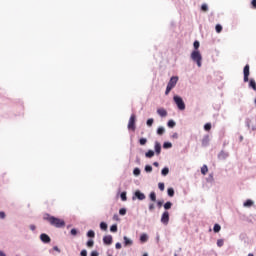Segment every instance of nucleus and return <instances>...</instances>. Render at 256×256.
Instances as JSON below:
<instances>
[{"label": "nucleus", "instance_id": "412c9836", "mask_svg": "<svg viewBox=\"0 0 256 256\" xmlns=\"http://www.w3.org/2000/svg\"><path fill=\"white\" fill-rule=\"evenodd\" d=\"M167 195L168 197H175V189L173 187H169L167 189Z\"/></svg>", "mask_w": 256, "mask_h": 256}, {"label": "nucleus", "instance_id": "a18cd8bd", "mask_svg": "<svg viewBox=\"0 0 256 256\" xmlns=\"http://www.w3.org/2000/svg\"><path fill=\"white\" fill-rule=\"evenodd\" d=\"M245 125H246V127H247L248 129L251 128V118H246V119H245Z\"/></svg>", "mask_w": 256, "mask_h": 256}, {"label": "nucleus", "instance_id": "6e6552de", "mask_svg": "<svg viewBox=\"0 0 256 256\" xmlns=\"http://www.w3.org/2000/svg\"><path fill=\"white\" fill-rule=\"evenodd\" d=\"M169 211H164L161 215V224L162 225H169Z\"/></svg>", "mask_w": 256, "mask_h": 256}, {"label": "nucleus", "instance_id": "0eeeda50", "mask_svg": "<svg viewBox=\"0 0 256 256\" xmlns=\"http://www.w3.org/2000/svg\"><path fill=\"white\" fill-rule=\"evenodd\" d=\"M137 199L138 201H145L147 196L141 190H136L132 195V201H137Z\"/></svg>", "mask_w": 256, "mask_h": 256}, {"label": "nucleus", "instance_id": "864d4df0", "mask_svg": "<svg viewBox=\"0 0 256 256\" xmlns=\"http://www.w3.org/2000/svg\"><path fill=\"white\" fill-rule=\"evenodd\" d=\"M123 247V245L121 244V242H117L115 244V249H121Z\"/></svg>", "mask_w": 256, "mask_h": 256}, {"label": "nucleus", "instance_id": "a211bd4d", "mask_svg": "<svg viewBox=\"0 0 256 256\" xmlns=\"http://www.w3.org/2000/svg\"><path fill=\"white\" fill-rule=\"evenodd\" d=\"M149 199L152 201V203H155L157 201V193H155V191L150 192Z\"/></svg>", "mask_w": 256, "mask_h": 256}, {"label": "nucleus", "instance_id": "4d7b16f0", "mask_svg": "<svg viewBox=\"0 0 256 256\" xmlns=\"http://www.w3.org/2000/svg\"><path fill=\"white\" fill-rule=\"evenodd\" d=\"M172 139H179V134L177 132L172 134Z\"/></svg>", "mask_w": 256, "mask_h": 256}, {"label": "nucleus", "instance_id": "1a4fd4ad", "mask_svg": "<svg viewBox=\"0 0 256 256\" xmlns=\"http://www.w3.org/2000/svg\"><path fill=\"white\" fill-rule=\"evenodd\" d=\"M103 245L109 247V245H113V236L112 235H105L102 239Z\"/></svg>", "mask_w": 256, "mask_h": 256}, {"label": "nucleus", "instance_id": "09e8293b", "mask_svg": "<svg viewBox=\"0 0 256 256\" xmlns=\"http://www.w3.org/2000/svg\"><path fill=\"white\" fill-rule=\"evenodd\" d=\"M53 251H57V253H61V249H59L58 246H54L51 250H49V253H53Z\"/></svg>", "mask_w": 256, "mask_h": 256}, {"label": "nucleus", "instance_id": "2f4dec72", "mask_svg": "<svg viewBox=\"0 0 256 256\" xmlns=\"http://www.w3.org/2000/svg\"><path fill=\"white\" fill-rule=\"evenodd\" d=\"M144 171H145V173H152L153 172V166H151L150 164L145 165Z\"/></svg>", "mask_w": 256, "mask_h": 256}, {"label": "nucleus", "instance_id": "49530a36", "mask_svg": "<svg viewBox=\"0 0 256 256\" xmlns=\"http://www.w3.org/2000/svg\"><path fill=\"white\" fill-rule=\"evenodd\" d=\"M158 189L160 191H165V183H163V182L158 183Z\"/></svg>", "mask_w": 256, "mask_h": 256}, {"label": "nucleus", "instance_id": "473e14b6", "mask_svg": "<svg viewBox=\"0 0 256 256\" xmlns=\"http://www.w3.org/2000/svg\"><path fill=\"white\" fill-rule=\"evenodd\" d=\"M70 235H71L72 237H77V235H79V230H78L77 228H72V229L70 230Z\"/></svg>", "mask_w": 256, "mask_h": 256}, {"label": "nucleus", "instance_id": "c85d7f7f", "mask_svg": "<svg viewBox=\"0 0 256 256\" xmlns=\"http://www.w3.org/2000/svg\"><path fill=\"white\" fill-rule=\"evenodd\" d=\"M219 231H221V225L219 223H215L213 226V232L219 233Z\"/></svg>", "mask_w": 256, "mask_h": 256}, {"label": "nucleus", "instance_id": "39448f33", "mask_svg": "<svg viewBox=\"0 0 256 256\" xmlns=\"http://www.w3.org/2000/svg\"><path fill=\"white\" fill-rule=\"evenodd\" d=\"M177 81H179V76H172L166 86L165 95H169L171 90L177 85Z\"/></svg>", "mask_w": 256, "mask_h": 256}, {"label": "nucleus", "instance_id": "4c0bfd02", "mask_svg": "<svg viewBox=\"0 0 256 256\" xmlns=\"http://www.w3.org/2000/svg\"><path fill=\"white\" fill-rule=\"evenodd\" d=\"M155 123V119H153V118H149V119H147V121H146V125H147V127H153V124Z\"/></svg>", "mask_w": 256, "mask_h": 256}, {"label": "nucleus", "instance_id": "ddd939ff", "mask_svg": "<svg viewBox=\"0 0 256 256\" xmlns=\"http://www.w3.org/2000/svg\"><path fill=\"white\" fill-rule=\"evenodd\" d=\"M227 157H229V152H225L224 150H221L219 153H218V159L220 161H225V159H227Z\"/></svg>", "mask_w": 256, "mask_h": 256}, {"label": "nucleus", "instance_id": "6e6d98bb", "mask_svg": "<svg viewBox=\"0 0 256 256\" xmlns=\"http://www.w3.org/2000/svg\"><path fill=\"white\" fill-rule=\"evenodd\" d=\"M5 217H7V215L5 214V212L0 211V219H5Z\"/></svg>", "mask_w": 256, "mask_h": 256}, {"label": "nucleus", "instance_id": "f3484780", "mask_svg": "<svg viewBox=\"0 0 256 256\" xmlns=\"http://www.w3.org/2000/svg\"><path fill=\"white\" fill-rule=\"evenodd\" d=\"M145 157L146 159H153V157H155V151L152 149H149L146 153H145Z\"/></svg>", "mask_w": 256, "mask_h": 256}, {"label": "nucleus", "instance_id": "a878e982", "mask_svg": "<svg viewBox=\"0 0 256 256\" xmlns=\"http://www.w3.org/2000/svg\"><path fill=\"white\" fill-rule=\"evenodd\" d=\"M156 133H157V135H160V136L165 135V127H163V126L158 127L156 130Z\"/></svg>", "mask_w": 256, "mask_h": 256}, {"label": "nucleus", "instance_id": "b1692460", "mask_svg": "<svg viewBox=\"0 0 256 256\" xmlns=\"http://www.w3.org/2000/svg\"><path fill=\"white\" fill-rule=\"evenodd\" d=\"M193 47L194 49L192 51H199V47H201V43L199 42V40H195L193 42Z\"/></svg>", "mask_w": 256, "mask_h": 256}, {"label": "nucleus", "instance_id": "423d86ee", "mask_svg": "<svg viewBox=\"0 0 256 256\" xmlns=\"http://www.w3.org/2000/svg\"><path fill=\"white\" fill-rule=\"evenodd\" d=\"M137 116L135 114H131L128 122V131H135L137 129Z\"/></svg>", "mask_w": 256, "mask_h": 256}, {"label": "nucleus", "instance_id": "a19ab883", "mask_svg": "<svg viewBox=\"0 0 256 256\" xmlns=\"http://www.w3.org/2000/svg\"><path fill=\"white\" fill-rule=\"evenodd\" d=\"M215 31L216 33H221V31H223V26L221 24H216Z\"/></svg>", "mask_w": 256, "mask_h": 256}, {"label": "nucleus", "instance_id": "603ef678", "mask_svg": "<svg viewBox=\"0 0 256 256\" xmlns=\"http://www.w3.org/2000/svg\"><path fill=\"white\" fill-rule=\"evenodd\" d=\"M90 256H99V252L97 250H93L91 253H90Z\"/></svg>", "mask_w": 256, "mask_h": 256}, {"label": "nucleus", "instance_id": "e433bc0d", "mask_svg": "<svg viewBox=\"0 0 256 256\" xmlns=\"http://www.w3.org/2000/svg\"><path fill=\"white\" fill-rule=\"evenodd\" d=\"M120 199L121 201H127V191H122L120 193Z\"/></svg>", "mask_w": 256, "mask_h": 256}, {"label": "nucleus", "instance_id": "20e7f679", "mask_svg": "<svg viewBox=\"0 0 256 256\" xmlns=\"http://www.w3.org/2000/svg\"><path fill=\"white\" fill-rule=\"evenodd\" d=\"M173 101H174L175 105L177 106V109H179V111H185L186 105H185V101L183 100V97H181L179 95H174Z\"/></svg>", "mask_w": 256, "mask_h": 256}, {"label": "nucleus", "instance_id": "58836bf2", "mask_svg": "<svg viewBox=\"0 0 256 256\" xmlns=\"http://www.w3.org/2000/svg\"><path fill=\"white\" fill-rule=\"evenodd\" d=\"M201 11H203L204 13H207V11H209V5H207V3L202 4Z\"/></svg>", "mask_w": 256, "mask_h": 256}, {"label": "nucleus", "instance_id": "37998d69", "mask_svg": "<svg viewBox=\"0 0 256 256\" xmlns=\"http://www.w3.org/2000/svg\"><path fill=\"white\" fill-rule=\"evenodd\" d=\"M148 211H150V213H153V211H155V203H150L148 205Z\"/></svg>", "mask_w": 256, "mask_h": 256}, {"label": "nucleus", "instance_id": "13d9d810", "mask_svg": "<svg viewBox=\"0 0 256 256\" xmlns=\"http://www.w3.org/2000/svg\"><path fill=\"white\" fill-rule=\"evenodd\" d=\"M29 228H30V231H35L37 229V226H35L34 224H31Z\"/></svg>", "mask_w": 256, "mask_h": 256}, {"label": "nucleus", "instance_id": "f8f14e48", "mask_svg": "<svg viewBox=\"0 0 256 256\" xmlns=\"http://www.w3.org/2000/svg\"><path fill=\"white\" fill-rule=\"evenodd\" d=\"M133 245V240L127 236L123 237V246L124 247H131Z\"/></svg>", "mask_w": 256, "mask_h": 256}, {"label": "nucleus", "instance_id": "aec40b11", "mask_svg": "<svg viewBox=\"0 0 256 256\" xmlns=\"http://www.w3.org/2000/svg\"><path fill=\"white\" fill-rule=\"evenodd\" d=\"M254 203L255 202H253V200L247 199L246 201H244L243 207H253Z\"/></svg>", "mask_w": 256, "mask_h": 256}, {"label": "nucleus", "instance_id": "4be33fe9", "mask_svg": "<svg viewBox=\"0 0 256 256\" xmlns=\"http://www.w3.org/2000/svg\"><path fill=\"white\" fill-rule=\"evenodd\" d=\"M163 207H164L165 211H169V209H171V207H173V202L167 201L166 203H164Z\"/></svg>", "mask_w": 256, "mask_h": 256}, {"label": "nucleus", "instance_id": "69168bd1", "mask_svg": "<svg viewBox=\"0 0 256 256\" xmlns=\"http://www.w3.org/2000/svg\"><path fill=\"white\" fill-rule=\"evenodd\" d=\"M239 141H240V143L243 141V136L242 135L239 136Z\"/></svg>", "mask_w": 256, "mask_h": 256}, {"label": "nucleus", "instance_id": "dca6fc26", "mask_svg": "<svg viewBox=\"0 0 256 256\" xmlns=\"http://www.w3.org/2000/svg\"><path fill=\"white\" fill-rule=\"evenodd\" d=\"M157 114L160 117H167V110L165 108H158L157 109Z\"/></svg>", "mask_w": 256, "mask_h": 256}, {"label": "nucleus", "instance_id": "cd10ccee", "mask_svg": "<svg viewBox=\"0 0 256 256\" xmlns=\"http://www.w3.org/2000/svg\"><path fill=\"white\" fill-rule=\"evenodd\" d=\"M86 236L88 237V239H95V231L94 230H89L86 233Z\"/></svg>", "mask_w": 256, "mask_h": 256}, {"label": "nucleus", "instance_id": "9b49d317", "mask_svg": "<svg viewBox=\"0 0 256 256\" xmlns=\"http://www.w3.org/2000/svg\"><path fill=\"white\" fill-rule=\"evenodd\" d=\"M161 149H162L161 142L155 141L154 142V153L156 155H161Z\"/></svg>", "mask_w": 256, "mask_h": 256}, {"label": "nucleus", "instance_id": "774afa93", "mask_svg": "<svg viewBox=\"0 0 256 256\" xmlns=\"http://www.w3.org/2000/svg\"><path fill=\"white\" fill-rule=\"evenodd\" d=\"M247 256H255L253 253H249Z\"/></svg>", "mask_w": 256, "mask_h": 256}, {"label": "nucleus", "instance_id": "c9c22d12", "mask_svg": "<svg viewBox=\"0 0 256 256\" xmlns=\"http://www.w3.org/2000/svg\"><path fill=\"white\" fill-rule=\"evenodd\" d=\"M95 245V241L93 240V238H90L87 242H86V246L89 247L90 249Z\"/></svg>", "mask_w": 256, "mask_h": 256}, {"label": "nucleus", "instance_id": "bf43d9fd", "mask_svg": "<svg viewBox=\"0 0 256 256\" xmlns=\"http://www.w3.org/2000/svg\"><path fill=\"white\" fill-rule=\"evenodd\" d=\"M252 9H256V0L251 1Z\"/></svg>", "mask_w": 256, "mask_h": 256}, {"label": "nucleus", "instance_id": "8fccbe9b", "mask_svg": "<svg viewBox=\"0 0 256 256\" xmlns=\"http://www.w3.org/2000/svg\"><path fill=\"white\" fill-rule=\"evenodd\" d=\"M207 183H213V174H209V176L206 178Z\"/></svg>", "mask_w": 256, "mask_h": 256}, {"label": "nucleus", "instance_id": "ea45409f", "mask_svg": "<svg viewBox=\"0 0 256 256\" xmlns=\"http://www.w3.org/2000/svg\"><path fill=\"white\" fill-rule=\"evenodd\" d=\"M119 215L124 217V215H127V208L123 207L119 209Z\"/></svg>", "mask_w": 256, "mask_h": 256}, {"label": "nucleus", "instance_id": "c756f323", "mask_svg": "<svg viewBox=\"0 0 256 256\" xmlns=\"http://www.w3.org/2000/svg\"><path fill=\"white\" fill-rule=\"evenodd\" d=\"M163 149H171V147H173V143L169 142V141H165L163 143Z\"/></svg>", "mask_w": 256, "mask_h": 256}, {"label": "nucleus", "instance_id": "2eb2a0df", "mask_svg": "<svg viewBox=\"0 0 256 256\" xmlns=\"http://www.w3.org/2000/svg\"><path fill=\"white\" fill-rule=\"evenodd\" d=\"M140 243H147L149 241V235L147 233H142L139 238Z\"/></svg>", "mask_w": 256, "mask_h": 256}, {"label": "nucleus", "instance_id": "6ab92c4d", "mask_svg": "<svg viewBox=\"0 0 256 256\" xmlns=\"http://www.w3.org/2000/svg\"><path fill=\"white\" fill-rule=\"evenodd\" d=\"M177 125V122H175V120L170 119L167 122V127H169V129H175V126Z\"/></svg>", "mask_w": 256, "mask_h": 256}, {"label": "nucleus", "instance_id": "393cba45", "mask_svg": "<svg viewBox=\"0 0 256 256\" xmlns=\"http://www.w3.org/2000/svg\"><path fill=\"white\" fill-rule=\"evenodd\" d=\"M100 229L101 231H107V229H109V225H107V222H100Z\"/></svg>", "mask_w": 256, "mask_h": 256}, {"label": "nucleus", "instance_id": "9d476101", "mask_svg": "<svg viewBox=\"0 0 256 256\" xmlns=\"http://www.w3.org/2000/svg\"><path fill=\"white\" fill-rule=\"evenodd\" d=\"M40 241H42V243L49 244L51 243V237L46 233H42L40 234Z\"/></svg>", "mask_w": 256, "mask_h": 256}, {"label": "nucleus", "instance_id": "5701e85b", "mask_svg": "<svg viewBox=\"0 0 256 256\" xmlns=\"http://www.w3.org/2000/svg\"><path fill=\"white\" fill-rule=\"evenodd\" d=\"M161 175L162 177H167V175H169V167L165 166L164 168H162Z\"/></svg>", "mask_w": 256, "mask_h": 256}, {"label": "nucleus", "instance_id": "79ce46f5", "mask_svg": "<svg viewBox=\"0 0 256 256\" xmlns=\"http://www.w3.org/2000/svg\"><path fill=\"white\" fill-rule=\"evenodd\" d=\"M211 122H207L206 124H204V131H211Z\"/></svg>", "mask_w": 256, "mask_h": 256}, {"label": "nucleus", "instance_id": "680f3d73", "mask_svg": "<svg viewBox=\"0 0 256 256\" xmlns=\"http://www.w3.org/2000/svg\"><path fill=\"white\" fill-rule=\"evenodd\" d=\"M136 163H137L138 165H141V159H140L139 157L136 158Z\"/></svg>", "mask_w": 256, "mask_h": 256}, {"label": "nucleus", "instance_id": "f257e3e1", "mask_svg": "<svg viewBox=\"0 0 256 256\" xmlns=\"http://www.w3.org/2000/svg\"><path fill=\"white\" fill-rule=\"evenodd\" d=\"M44 221H48L52 227H56V229H61V227H65V220H61L55 216H51V214L46 213L43 216Z\"/></svg>", "mask_w": 256, "mask_h": 256}, {"label": "nucleus", "instance_id": "052dcab7", "mask_svg": "<svg viewBox=\"0 0 256 256\" xmlns=\"http://www.w3.org/2000/svg\"><path fill=\"white\" fill-rule=\"evenodd\" d=\"M113 220H114V221H119V215L114 214V215H113Z\"/></svg>", "mask_w": 256, "mask_h": 256}, {"label": "nucleus", "instance_id": "7c9ffc66", "mask_svg": "<svg viewBox=\"0 0 256 256\" xmlns=\"http://www.w3.org/2000/svg\"><path fill=\"white\" fill-rule=\"evenodd\" d=\"M133 175H134V177H139V175H141V168H139V167L134 168Z\"/></svg>", "mask_w": 256, "mask_h": 256}, {"label": "nucleus", "instance_id": "bb28decb", "mask_svg": "<svg viewBox=\"0 0 256 256\" xmlns=\"http://www.w3.org/2000/svg\"><path fill=\"white\" fill-rule=\"evenodd\" d=\"M201 173L203 175H207V173H209V167L207 166V164H204L202 167H201Z\"/></svg>", "mask_w": 256, "mask_h": 256}, {"label": "nucleus", "instance_id": "72a5a7b5", "mask_svg": "<svg viewBox=\"0 0 256 256\" xmlns=\"http://www.w3.org/2000/svg\"><path fill=\"white\" fill-rule=\"evenodd\" d=\"M156 207H158V209H161V207H163V205H165V200H156Z\"/></svg>", "mask_w": 256, "mask_h": 256}, {"label": "nucleus", "instance_id": "3c124183", "mask_svg": "<svg viewBox=\"0 0 256 256\" xmlns=\"http://www.w3.org/2000/svg\"><path fill=\"white\" fill-rule=\"evenodd\" d=\"M246 237H247V235L242 233V234H240L239 239H240V241H245Z\"/></svg>", "mask_w": 256, "mask_h": 256}, {"label": "nucleus", "instance_id": "f704fd0d", "mask_svg": "<svg viewBox=\"0 0 256 256\" xmlns=\"http://www.w3.org/2000/svg\"><path fill=\"white\" fill-rule=\"evenodd\" d=\"M117 231H119V228L117 226V224H113L110 226V232L111 233H117Z\"/></svg>", "mask_w": 256, "mask_h": 256}, {"label": "nucleus", "instance_id": "4468645a", "mask_svg": "<svg viewBox=\"0 0 256 256\" xmlns=\"http://www.w3.org/2000/svg\"><path fill=\"white\" fill-rule=\"evenodd\" d=\"M209 134H206L202 138V147H209Z\"/></svg>", "mask_w": 256, "mask_h": 256}, {"label": "nucleus", "instance_id": "0e129e2a", "mask_svg": "<svg viewBox=\"0 0 256 256\" xmlns=\"http://www.w3.org/2000/svg\"><path fill=\"white\" fill-rule=\"evenodd\" d=\"M0 256H7V254H5V252L0 250Z\"/></svg>", "mask_w": 256, "mask_h": 256}, {"label": "nucleus", "instance_id": "de8ad7c7", "mask_svg": "<svg viewBox=\"0 0 256 256\" xmlns=\"http://www.w3.org/2000/svg\"><path fill=\"white\" fill-rule=\"evenodd\" d=\"M224 244H225V240H223V239L217 240V247H223Z\"/></svg>", "mask_w": 256, "mask_h": 256}, {"label": "nucleus", "instance_id": "e2e57ef3", "mask_svg": "<svg viewBox=\"0 0 256 256\" xmlns=\"http://www.w3.org/2000/svg\"><path fill=\"white\" fill-rule=\"evenodd\" d=\"M154 167H159V162H153Z\"/></svg>", "mask_w": 256, "mask_h": 256}, {"label": "nucleus", "instance_id": "5fc2aeb1", "mask_svg": "<svg viewBox=\"0 0 256 256\" xmlns=\"http://www.w3.org/2000/svg\"><path fill=\"white\" fill-rule=\"evenodd\" d=\"M80 256H87V250L86 249L81 250Z\"/></svg>", "mask_w": 256, "mask_h": 256}, {"label": "nucleus", "instance_id": "c03bdc74", "mask_svg": "<svg viewBox=\"0 0 256 256\" xmlns=\"http://www.w3.org/2000/svg\"><path fill=\"white\" fill-rule=\"evenodd\" d=\"M139 144L140 145H147V138H145V137H142V138H140L139 139Z\"/></svg>", "mask_w": 256, "mask_h": 256}, {"label": "nucleus", "instance_id": "f03ea898", "mask_svg": "<svg viewBox=\"0 0 256 256\" xmlns=\"http://www.w3.org/2000/svg\"><path fill=\"white\" fill-rule=\"evenodd\" d=\"M243 75H244V78H243V81L244 83H249L248 84V87L250 89H253V91H256V82H255V79L251 78L249 80V76L251 75V71H250V66L249 64H246L243 68Z\"/></svg>", "mask_w": 256, "mask_h": 256}, {"label": "nucleus", "instance_id": "7ed1b4c3", "mask_svg": "<svg viewBox=\"0 0 256 256\" xmlns=\"http://www.w3.org/2000/svg\"><path fill=\"white\" fill-rule=\"evenodd\" d=\"M190 58L194 63H196L197 67L203 66V55H201V51L192 50Z\"/></svg>", "mask_w": 256, "mask_h": 256}, {"label": "nucleus", "instance_id": "338daca9", "mask_svg": "<svg viewBox=\"0 0 256 256\" xmlns=\"http://www.w3.org/2000/svg\"><path fill=\"white\" fill-rule=\"evenodd\" d=\"M252 131H256V125H252Z\"/></svg>", "mask_w": 256, "mask_h": 256}]
</instances>
